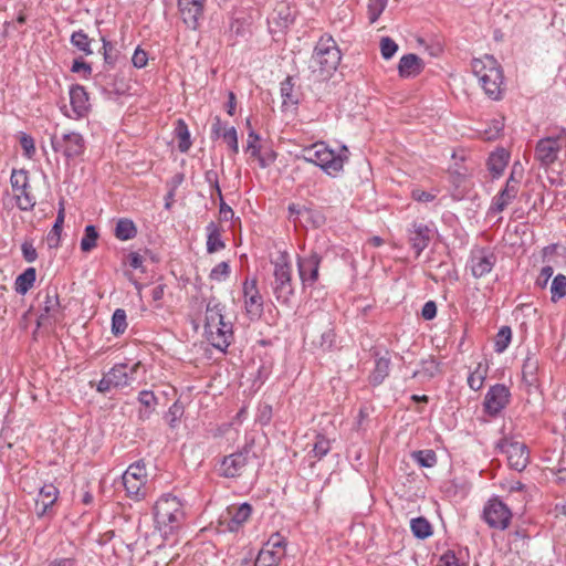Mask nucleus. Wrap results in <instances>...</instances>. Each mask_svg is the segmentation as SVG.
Returning <instances> with one entry per match:
<instances>
[{
    "label": "nucleus",
    "instance_id": "6ab92c4d",
    "mask_svg": "<svg viewBox=\"0 0 566 566\" xmlns=\"http://www.w3.org/2000/svg\"><path fill=\"white\" fill-rule=\"evenodd\" d=\"M510 390L505 385L492 386L484 398V410L489 416H497L510 402Z\"/></svg>",
    "mask_w": 566,
    "mask_h": 566
},
{
    "label": "nucleus",
    "instance_id": "13d9d810",
    "mask_svg": "<svg viewBox=\"0 0 566 566\" xmlns=\"http://www.w3.org/2000/svg\"><path fill=\"white\" fill-rule=\"evenodd\" d=\"M247 151L250 153L252 157L260 155L259 136L254 132L249 133Z\"/></svg>",
    "mask_w": 566,
    "mask_h": 566
},
{
    "label": "nucleus",
    "instance_id": "7ed1b4c3",
    "mask_svg": "<svg viewBox=\"0 0 566 566\" xmlns=\"http://www.w3.org/2000/svg\"><path fill=\"white\" fill-rule=\"evenodd\" d=\"M473 74L478 77L484 93L493 101H499L504 92V75L499 62L492 55L473 59Z\"/></svg>",
    "mask_w": 566,
    "mask_h": 566
},
{
    "label": "nucleus",
    "instance_id": "aec40b11",
    "mask_svg": "<svg viewBox=\"0 0 566 566\" xmlns=\"http://www.w3.org/2000/svg\"><path fill=\"white\" fill-rule=\"evenodd\" d=\"M496 263V255L486 249H476L471 252L468 268L476 279L489 274Z\"/></svg>",
    "mask_w": 566,
    "mask_h": 566
},
{
    "label": "nucleus",
    "instance_id": "f704fd0d",
    "mask_svg": "<svg viewBox=\"0 0 566 566\" xmlns=\"http://www.w3.org/2000/svg\"><path fill=\"white\" fill-rule=\"evenodd\" d=\"M98 237V231L94 226H86L84 229V235L81 239V250L85 253L91 252L96 248Z\"/></svg>",
    "mask_w": 566,
    "mask_h": 566
},
{
    "label": "nucleus",
    "instance_id": "8fccbe9b",
    "mask_svg": "<svg viewBox=\"0 0 566 566\" xmlns=\"http://www.w3.org/2000/svg\"><path fill=\"white\" fill-rule=\"evenodd\" d=\"M230 274V265L228 262L222 261L217 264L210 272L209 277L212 281L221 282L224 281Z\"/></svg>",
    "mask_w": 566,
    "mask_h": 566
},
{
    "label": "nucleus",
    "instance_id": "2f4dec72",
    "mask_svg": "<svg viewBox=\"0 0 566 566\" xmlns=\"http://www.w3.org/2000/svg\"><path fill=\"white\" fill-rule=\"evenodd\" d=\"M115 237L120 241H127L136 237L137 228L130 219H119L116 223Z\"/></svg>",
    "mask_w": 566,
    "mask_h": 566
},
{
    "label": "nucleus",
    "instance_id": "79ce46f5",
    "mask_svg": "<svg viewBox=\"0 0 566 566\" xmlns=\"http://www.w3.org/2000/svg\"><path fill=\"white\" fill-rule=\"evenodd\" d=\"M13 193L19 209L29 211L35 206V198L31 193L30 188H25V191H14Z\"/></svg>",
    "mask_w": 566,
    "mask_h": 566
},
{
    "label": "nucleus",
    "instance_id": "c9c22d12",
    "mask_svg": "<svg viewBox=\"0 0 566 566\" xmlns=\"http://www.w3.org/2000/svg\"><path fill=\"white\" fill-rule=\"evenodd\" d=\"M71 43L85 55L93 53V50L91 49L92 40L83 30H78L72 33Z\"/></svg>",
    "mask_w": 566,
    "mask_h": 566
},
{
    "label": "nucleus",
    "instance_id": "6e6552de",
    "mask_svg": "<svg viewBox=\"0 0 566 566\" xmlns=\"http://www.w3.org/2000/svg\"><path fill=\"white\" fill-rule=\"evenodd\" d=\"M123 485L130 499L140 501L146 496V467L142 462L130 464L122 476Z\"/></svg>",
    "mask_w": 566,
    "mask_h": 566
},
{
    "label": "nucleus",
    "instance_id": "de8ad7c7",
    "mask_svg": "<svg viewBox=\"0 0 566 566\" xmlns=\"http://www.w3.org/2000/svg\"><path fill=\"white\" fill-rule=\"evenodd\" d=\"M388 0H369L368 1V19L370 23H375L387 7Z\"/></svg>",
    "mask_w": 566,
    "mask_h": 566
},
{
    "label": "nucleus",
    "instance_id": "f03ea898",
    "mask_svg": "<svg viewBox=\"0 0 566 566\" xmlns=\"http://www.w3.org/2000/svg\"><path fill=\"white\" fill-rule=\"evenodd\" d=\"M185 516L184 503L175 495L164 494L154 505L156 528L165 537L172 535L181 527Z\"/></svg>",
    "mask_w": 566,
    "mask_h": 566
},
{
    "label": "nucleus",
    "instance_id": "bf43d9fd",
    "mask_svg": "<svg viewBox=\"0 0 566 566\" xmlns=\"http://www.w3.org/2000/svg\"><path fill=\"white\" fill-rule=\"evenodd\" d=\"M138 401L146 408H154L157 405V398L153 391L143 390L138 395Z\"/></svg>",
    "mask_w": 566,
    "mask_h": 566
},
{
    "label": "nucleus",
    "instance_id": "0eeeda50",
    "mask_svg": "<svg viewBox=\"0 0 566 566\" xmlns=\"http://www.w3.org/2000/svg\"><path fill=\"white\" fill-rule=\"evenodd\" d=\"M140 361L133 364L119 363L115 364L109 371L104 374L103 378L97 384V391L106 394L113 388H124L130 386L136 381L139 371L143 369Z\"/></svg>",
    "mask_w": 566,
    "mask_h": 566
},
{
    "label": "nucleus",
    "instance_id": "473e14b6",
    "mask_svg": "<svg viewBox=\"0 0 566 566\" xmlns=\"http://www.w3.org/2000/svg\"><path fill=\"white\" fill-rule=\"evenodd\" d=\"M175 134L178 138V149L187 153L191 147L190 133L187 124L182 119H178L175 127Z\"/></svg>",
    "mask_w": 566,
    "mask_h": 566
},
{
    "label": "nucleus",
    "instance_id": "864d4df0",
    "mask_svg": "<svg viewBox=\"0 0 566 566\" xmlns=\"http://www.w3.org/2000/svg\"><path fill=\"white\" fill-rule=\"evenodd\" d=\"M20 145L23 149V154L28 158H32L35 154L34 140L31 136L22 134L20 137Z\"/></svg>",
    "mask_w": 566,
    "mask_h": 566
},
{
    "label": "nucleus",
    "instance_id": "f3484780",
    "mask_svg": "<svg viewBox=\"0 0 566 566\" xmlns=\"http://www.w3.org/2000/svg\"><path fill=\"white\" fill-rule=\"evenodd\" d=\"M207 0H177L178 12L187 28L197 30L205 18Z\"/></svg>",
    "mask_w": 566,
    "mask_h": 566
},
{
    "label": "nucleus",
    "instance_id": "49530a36",
    "mask_svg": "<svg viewBox=\"0 0 566 566\" xmlns=\"http://www.w3.org/2000/svg\"><path fill=\"white\" fill-rule=\"evenodd\" d=\"M329 450L331 441L326 437L317 434L315 438L313 449L311 451V453H313V457L316 458L317 460H321L329 452Z\"/></svg>",
    "mask_w": 566,
    "mask_h": 566
},
{
    "label": "nucleus",
    "instance_id": "dca6fc26",
    "mask_svg": "<svg viewBox=\"0 0 566 566\" xmlns=\"http://www.w3.org/2000/svg\"><path fill=\"white\" fill-rule=\"evenodd\" d=\"M249 460L250 449L243 448L242 450L223 457L218 467V472L224 478H238L243 473Z\"/></svg>",
    "mask_w": 566,
    "mask_h": 566
},
{
    "label": "nucleus",
    "instance_id": "774afa93",
    "mask_svg": "<svg viewBox=\"0 0 566 566\" xmlns=\"http://www.w3.org/2000/svg\"><path fill=\"white\" fill-rule=\"evenodd\" d=\"M126 262L130 268L137 270L143 268L144 259L138 252H130Z\"/></svg>",
    "mask_w": 566,
    "mask_h": 566
},
{
    "label": "nucleus",
    "instance_id": "052dcab7",
    "mask_svg": "<svg viewBox=\"0 0 566 566\" xmlns=\"http://www.w3.org/2000/svg\"><path fill=\"white\" fill-rule=\"evenodd\" d=\"M63 222H64V209L61 208L59 210V213H57V217L55 219V222L53 224V228L49 234V240H52L53 237H60V233L62 231V227H63Z\"/></svg>",
    "mask_w": 566,
    "mask_h": 566
},
{
    "label": "nucleus",
    "instance_id": "2eb2a0df",
    "mask_svg": "<svg viewBox=\"0 0 566 566\" xmlns=\"http://www.w3.org/2000/svg\"><path fill=\"white\" fill-rule=\"evenodd\" d=\"M249 503L232 504L220 516V524L229 532H238L243 527L252 514Z\"/></svg>",
    "mask_w": 566,
    "mask_h": 566
},
{
    "label": "nucleus",
    "instance_id": "e2e57ef3",
    "mask_svg": "<svg viewBox=\"0 0 566 566\" xmlns=\"http://www.w3.org/2000/svg\"><path fill=\"white\" fill-rule=\"evenodd\" d=\"M289 211L291 217L295 214L297 217L305 218L306 220L313 217V211L311 209L306 207H300L297 205H290Z\"/></svg>",
    "mask_w": 566,
    "mask_h": 566
},
{
    "label": "nucleus",
    "instance_id": "a19ab883",
    "mask_svg": "<svg viewBox=\"0 0 566 566\" xmlns=\"http://www.w3.org/2000/svg\"><path fill=\"white\" fill-rule=\"evenodd\" d=\"M127 328L126 312L123 308H117L112 316V333L115 336L122 335Z\"/></svg>",
    "mask_w": 566,
    "mask_h": 566
},
{
    "label": "nucleus",
    "instance_id": "a18cd8bd",
    "mask_svg": "<svg viewBox=\"0 0 566 566\" xmlns=\"http://www.w3.org/2000/svg\"><path fill=\"white\" fill-rule=\"evenodd\" d=\"M512 331L509 326H502L496 334L494 348L496 353H503L510 345Z\"/></svg>",
    "mask_w": 566,
    "mask_h": 566
},
{
    "label": "nucleus",
    "instance_id": "338daca9",
    "mask_svg": "<svg viewBox=\"0 0 566 566\" xmlns=\"http://www.w3.org/2000/svg\"><path fill=\"white\" fill-rule=\"evenodd\" d=\"M421 315L424 319H428V321L434 318L437 315L436 303L433 301H429V302L424 303V305L422 306V310H421Z\"/></svg>",
    "mask_w": 566,
    "mask_h": 566
},
{
    "label": "nucleus",
    "instance_id": "680f3d73",
    "mask_svg": "<svg viewBox=\"0 0 566 566\" xmlns=\"http://www.w3.org/2000/svg\"><path fill=\"white\" fill-rule=\"evenodd\" d=\"M132 62H133L134 66L142 69L147 65L148 55L144 50L138 48L135 50V52L133 54Z\"/></svg>",
    "mask_w": 566,
    "mask_h": 566
},
{
    "label": "nucleus",
    "instance_id": "0e129e2a",
    "mask_svg": "<svg viewBox=\"0 0 566 566\" xmlns=\"http://www.w3.org/2000/svg\"><path fill=\"white\" fill-rule=\"evenodd\" d=\"M292 91H293V85L291 83V80L290 78H286L284 82H282L281 84V95L283 97V104H289V103H294L291 98L292 96Z\"/></svg>",
    "mask_w": 566,
    "mask_h": 566
},
{
    "label": "nucleus",
    "instance_id": "20e7f679",
    "mask_svg": "<svg viewBox=\"0 0 566 566\" xmlns=\"http://www.w3.org/2000/svg\"><path fill=\"white\" fill-rule=\"evenodd\" d=\"M342 60L340 50L329 34H324L317 41L310 67L319 81L327 80L338 67Z\"/></svg>",
    "mask_w": 566,
    "mask_h": 566
},
{
    "label": "nucleus",
    "instance_id": "3c124183",
    "mask_svg": "<svg viewBox=\"0 0 566 566\" xmlns=\"http://www.w3.org/2000/svg\"><path fill=\"white\" fill-rule=\"evenodd\" d=\"M222 138L229 146V148L233 151V154H238L239 144H238V134L237 129L231 127H224V132L222 133Z\"/></svg>",
    "mask_w": 566,
    "mask_h": 566
},
{
    "label": "nucleus",
    "instance_id": "9b49d317",
    "mask_svg": "<svg viewBox=\"0 0 566 566\" xmlns=\"http://www.w3.org/2000/svg\"><path fill=\"white\" fill-rule=\"evenodd\" d=\"M482 516L490 527L504 531L510 526L512 512L499 497H492L485 503Z\"/></svg>",
    "mask_w": 566,
    "mask_h": 566
},
{
    "label": "nucleus",
    "instance_id": "a211bd4d",
    "mask_svg": "<svg viewBox=\"0 0 566 566\" xmlns=\"http://www.w3.org/2000/svg\"><path fill=\"white\" fill-rule=\"evenodd\" d=\"M70 109L62 108L65 116L72 119H81L87 116L90 112L88 94L84 86L75 84L70 87Z\"/></svg>",
    "mask_w": 566,
    "mask_h": 566
},
{
    "label": "nucleus",
    "instance_id": "bb28decb",
    "mask_svg": "<svg viewBox=\"0 0 566 566\" xmlns=\"http://www.w3.org/2000/svg\"><path fill=\"white\" fill-rule=\"evenodd\" d=\"M224 242L221 239V229L216 222L207 226V251L209 253L218 252L224 249Z\"/></svg>",
    "mask_w": 566,
    "mask_h": 566
},
{
    "label": "nucleus",
    "instance_id": "c85d7f7f",
    "mask_svg": "<svg viewBox=\"0 0 566 566\" xmlns=\"http://www.w3.org/2000/svg\"><path fill=\"white\" fill-rule=\"evenodd\" d=\"M36 279V271L34 268H28L20 275L17 276L14 282V290L18 294L24 295L33 286Z\"/></svg>",
    "mask_w": 566,
    "mask_h": 566
},
{
    "label": "nucleus",
    "instance_id": "4468645a",
    "mask_svg": "<svg viewBox=\"0 0 566 566\" xmlns=\"http://www.w3.org/2000/svg\"><path fill=\"white\" fill-rule=\"evenodd\" d=\"M321 262L322 256L316 251L297 256L298 276L304 287H312L318 281Z\"/></svg>",
    "mask_w": 566,
    "mask_h": 566
},
{
    "label": "nucleus",
    "instance_id": "423d86ee",
    "mask_svg": "<svg viewBox=\"0 0 566 566\" xmlns=\"http://www.w3.org/2000/svg\"><path fill=\"white\" fill-rule=\"evenodd\" d=\"M273 263V282L271 284L276 301L283 305H290L294 296V283L292 266L286 252L281 253Z\"/></svg>",
    "mask_w": 566,
    "mask_h": 566
},
{
    "label": "nucleus",
    "instance_id": "ddd939ff",
    "mask_svg": "<svg viewBox=\"0 0 566 566\" xmlns=\"http://www.w3.org/2000/svg\"><path fill=\"white\" fill-rule=\"evenodd\" d=\"M243 305L247 316L250 321L261 318L264 311V301L258 289V280L245 279L242 285Z\"/></svg>",
    "mask_w": 566,
    "mask_h": 566
},
{
    "label": "nucleus",
    "instance_id": "cd10ccee",
    "mask_svg": "<svg viewBox=\"0 0 566 566\" xmlns=\"http://www.w3.org/2000/svg\"><path fill=\"white\" fill-rule=\"evenodd\" d=\"M390 370V358L388 357H378L375 360V367L369 375V381L374 386L380 385L386 377L389 375Z\"/></svg>",
    "mask_w": 566,
    "mask_h": 566
},
{
    "label": "nucleus",
    "instance_id": "37998d69",
    "mask_svg": "<svg viewBox=\"0 0 566 566\" xmlns=\"http://www.w3.org/2000/svg\"><path fill=\"white\" fill-rule=\"evenodd\" d=\"M10 182L13 192L14 191H25V188H30L29 177L25 170H12Z\"/></svg>",
    "mask_w": 566,
    "mask_h": 566
},
{
    "label": "nucleus",
    "instance_id": "4c0bfd02",
    "mask_svg": "<svg viewBox=\"0 0 566 566\" xmlns=\"http://www.w3.org/2000/svg\"><path fill=\"white\" fill-rule=\"evenodd\" d=\"M285 537L282 536L280 533H275L270 536V538L268 539L263 547L268 548L269 551H273L275 555H279V557L283 558L285 555Z\"/></svg>",
    "mask_w": 566,
    "mask_h": 566
},
{
    "label": "nucleus",
    "instance_id": "69168bd1",
    "mask_svg": "<svg viewBox=\"0 0 566 566\" xmlns=\"http://www.w3.org/2000/svg\"><path fill=\"white\" fill-rule=\"evenodd\" d=\"M219 196H221V190L217 187ZM220 219L223 221H228L233 217V210L221 199L220 210H219Z\"/></svg>",
    "mask_w": 566,
    "mask_h": 566
},
{
    "label": "nucleus",
    "instance_id": "ea45409f",
    "mask_svg": "<svg viewBox=\"0 0 566 566\" xmlns=\"http://www.w3.org/2000/svg\"><path fill=\"white\" fill-rule=\"evenodd\" d=\"M551 298L553 302H557L566 295V276L564 274H557L551 284Z\"/></svg>",
    "mask_w": 566,
    "mask_h": 566
},
{
    "label": "nucleus",
    "instance_id": "c756f323",
    "mask_svg": "<svg viewBox=\"0 0 566 566\" xmlns=\"http://www.w3.org/2000/svg\"><path fill=\"white\" fill-rule=\"evenodd\" d=\"M509 163V154L504 150H497L490 155L488 160L489 170L493 174L494 177L500 176Z\"/></svg>",
    "mask_w": 566,
    "mask_h": 566
},
{
    "label": "nucleus",
    "instance_id": "412c9836",
    "mask_svg": "<svg viewBox=\"0 0 566 566\" xmlns=\"http://www.w3.org/2000/svg\"><path fill=\"white\" fill-rule=\"evenodd\" d=\"M60 496L59 489L52 483H45L35 500V514L39 518L54 515L53 506Z\"/></svg>",
    "mask_w": 566,
    "mask_h": 566
},
{
    "label": "nucleus",
    "instance_id": "603ef678",
    "mask_svg": "<svg viewBox=\"0 0 566 566\" xmlns=\"http://www.w3.org/2000/svg\"><path fill=\"white\" fill-rule=\"evenodd\" d=\"M182 415V407L175 402L172 406L169 407L167 413H166V419H167V422L168 424L171 427V428H175L177 426V422L179 420V418L181 417Z\"/></svg>",
    "mask_w": 566,
    "mask_h": 566
},
{
    "label": "nucleus",
    "instance_id": "b1692460",
    "mask_svg": "<svg viewBox=\"0 0 566 566\" xmlns=\"http://www.w3.org/2000/svg\"><path fill=\"white\" fill-rule=\"evenodd\" d=\"M431 240V229L423 223H413L412 229L409 231V241L419 256L421 252L429 245Z\"/></svg>",
    "mask_w": 566,
    "mask_h": 566
},
{
    "label": "nucleus",
    "instance_id": "9d476101",
    "mask_svg": "<svg viewBox=\"0 0 566 566\" xmlns=\"http://www.w3.org/2000/svg\"><path fill=\"white\" fill-rule=\"evenodd\" d=\"M566 148V135L559 134L553 137H545L537 142L535 147V159L543 167H549L557 159L563 149Z\"/></svg>",
    "mask_w": 566,
    "mask_h": 566
},
{
    "label": "nucleus",
    "instance_id": "5fc2aeb1",
    "mask_svg": "<svg viewBox=\"0 0 566 566\" xmlns=\"http://www.w3.org/2000/svg\"><path fill=\"white\" fill-rule=\"evenodd\" d=\"M436 197H437V193L426 191L420 188H413L411 190V198L418 202H423V203L431 202L436 199Z\"/></svg>",
    "mask_w": 566,
    "mask_h": 566
},
{
    "label": "nucleus",
    "instance_id": "39448f33",
    "mask_svg": "<svg viewBox=\"0 0 566 566\" xmlns=\"http://www.w3.org/2000/svg\"><path fill=\"white\" fill-rule=\"evenodd\" d=\"M301 158L322 168L328 176L335 177L344 168L346 156L336 154L324 142H317L302 149Z\"/></svg>",
    "mask_w": 566,
    "mask_h": 566
},
{
    "label": "nucleus",
    "instance_id": "7c9ffc66",
    "mask_svg": "<svg viewBox=\"0 0 566 566\" xmlns=\"http://www.w3.org/2000/svg\"><path fill=\"white\" fill-rule=\"evenodd\" d=\"M489 366L486 361L478 363L474 370L469 374L468 385L472 390H480L483 387L484 380L488 376Z\"/></svg>",
    "mask_w": 566,
    "mask_h": 566
},
{
    "label": "nucleus",
    "instance_id": "09e8293b",
    "mask_svg": "<svg viewBox=\"0 0 566 566\" xmlns=\"http://www.w3.org/2000/svg\"><path fill=\"white\" fill-rule=\"evenodd\" d=\"M398 51V44L390 38L385 36L380 40V52L385 60L391 59Z\"/></svg>",
    "mask_w": 566,
    "mask_h": 566
},
{
    "label": "nucleus",
    "instance_id": "e433bc0d",
    "mask_svg": "<svg viewBox=\"0 0 566 566\" xmlns=\"http://www.w3.org/2000/svg\"><path fill=\"white\" fill-rule=\"evenodd\" d=\"M411 457L422 468H432L438 461L436 452L430 449L415 451Z\"/></svg>",
    "mask_w": 566,
    "mask_h": 566
},
{
    "label": "nucleus",
    "instance_id": "f257e3e1",
    "mask_svg": "<svg viewBox=\"0 0 566 566\" xmlns=\"http://www.w3.org/2000/svg\"><path fill=\"white\" fill-rule=\"evenodd\" d=\"M226 305L212 296L208 298L205 311V334L210 344L224 352L233 339V326L226 321Z\"/></svg>",
    "mask_w": 566,
    "mask_h": 566
},
{
    "label": "nucleus",
    "instance_id": "5701e85b",
    "mask_svg": "<svg viewBox=\"0 0 566 566\" xmlns=\"http://www.w3.org/2000/svg\"><path fill=\"white\" fill-rule=\"evenodd\" d=\"M40 308L43 313L39 316L40 321L53 317L60 310V301L56 289H46L39 293Z\"/></svg>",
    "mask_w": 566,
    "mask_h": 566
},
{
    "label": "nucleus",
    "instance_id": "72a5a7b5",
    "mask_svg": "<svg viewBox=\"0 0 566 566\" xmlns=\"http://www.w3.org/2000/svg\"><path fill=\"white\" fill-rule=\"evenodd\" d=\"M412 534L420 539H424L432 535V526L424 517H416L410 521Z\"/></svg>",
    "mask_w": 566,
    "mask_h": 566
},
{
    "label": "nucleus",
    "instance_id": "58836bf2",
    "mask_svg": "<svg viewBox=\"0 0 566 566\" xmlns=\"http://www.w3.org/2000/svg\"><path fill=\"white\" fill-rule=\"evenodd\" d=\"M537 369H538V363L536 359L528 357L524 361L523 367H522V376H523V380L527 385L532 386L537 381V378H536Z\"/></svg>",
    "mask_w": 566,
    "mask_h": 566
},
{
    "label": "nucleus",
    "instance_id": "4be33fe9",
    "mask_svg": "<svg viewBox=\"0 0 566 566\" xmlns=\"http://www.w3.org/2000/svg\"><path fill=\"white\" fill-rule=\"evenodd\" d=\"M520 188V181L514 178V174L507 179L505 187L493 198L490 212L500 213L506 209L516 198Z\"/></svg>",
    "mask_w": 566,
    "mask_h": 566
},
{
    "label": "nucleus",
    "instance_id": "393cba45",
    "mask_svg": "<svg viewBox=\"0 0 566 566\" xmlns=\"http://www.w3.org/2000/svg\"><path fill=\"white\" fill-rule=\"evenodd\" d=\"M423 61L416 54L409 53L401 56L398 64V73L401 77H415L422 72Z\"/></svg>",
    "mask_w": 566,
    "mask_h": 566
},
{
    "label": "nucleus",
    "instance_id": "c03bdc74",
    "mask_svg": "<svg viewBox=\"0 0 566 566\" xmlns=\"http://www.w3.org/2000/svg\"><path fill=\"white\" fill-rule=\"evenodd\" d=\"M281 559L273 551L262 547L256 556L254 566H277Z\"/></svg>",
    "mask_w": 566,
    "mask_h": 566
},
{
    "label": "nucleus",
    "instance_id": "6e6d98bb",
    "mask_svg": "<svg viewBox=\"0 0 566 566\" xmlns=\"http://www.w3.org/2000/svg\"><path fill=\"white\" fill-rule=\"evenodd\" d=\"M554 274V269L551 265H545L541 269V272L536 279V285L541 289H545L548 284V281Z\"/></svg>",
    "mask_w": 566,
    "mask_h": 566
},
{
    "label": "nucleus",
    "instance_id": "1a4fd4ad",
    "mask_svg": "<svg viewBox=\"0 0 566 566\" xmlns=\"http://www.w3.org/2000/svg\"><path fill=\"white\" fill-rule=\"evenodd\" d=\"M500 452L506 455L509 465L521 472L530 462V451L524 442L514 440L513 438L504 437L497 444Z\"/></svg>",
    "mask_w": 566,
    "mask_h": 566
},
{
    "label": "nucleus",
    "instance_id": "f8f14e48",
    "mask_svg": "<svg viewBox=\"0 0 566 566\" xmlns=\"http://www.w3.org/2000/svg\"><path fill=\"white\" fill-rule=\"evenodd\" d=\"M51 145L54 151L62 153L66 160H73L82 156L86 148L83 136L76 132L52 137Z\"/></svg>",
    "mask_w": 566,
    "mask_h": 566
},
{
    "label": "nucleus",
    "instance_id": "a878e982",
    "mask_svg": "<svg viewBox=\"0 0 566 566\" xmlns=\"http://www.w3.org/2000/svg\"><path fill=\"white\" fill-rule=\"evenodd\" d=\"M438 374H440V364L432 356H429L421 360L420 369L413 371L412 378H419L422 381L430 380Z\"/></svg>",
    "mask_w": 566,
    "mask_h": 566
},
{
    "label": "nucleus",
    "instance_id": "4d7b16f0",
    "mask_svg": "<svg viewBox=\"0 0 566 566\" xmlns=\"http://www.w3.org/2000/svg\"><path fill=\"white\" fill-rule=\"evenodd\" d=\"M21 251L24 260L29 263H32L38 258L36 249L34 248L33 243L30 241H24L21 244Z\"/></svg>",
    "mask_w": 566,
    "mask_h": 566
}]
</instances>
